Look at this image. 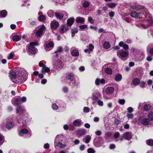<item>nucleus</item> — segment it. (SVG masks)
I'll list each match as a JSON object with an SVG mask.
<instances>
[{"label": "nucleus", "instance_id": "f257e3e1", "mask_svg": "<svg viewBox=\"0 0 153 153\" xmlns=\"http://www.w3.org/2000/svg\"><path fill=\"white\" fill-rule=\"evenodd\" d=\"M27 79V76L24 74V72L19 71L13 82L16 84H21L24 82Z\"/></svg>", "mask_w": 153, "mask_h": 153}, {"label": "nucleus", "instance_id": "f03ea898", "mask_svg": "<svg viewBox=\"0 0 153 153\" xmlns=\"http://www.w3.org/2000/svg\"><path fill=\"white\" fill-rule=\"evenodd\" d=\"M39 45L38 43L36 42H30L28 47V51L32 54H34L36 53V48L34 47L35 46Z\"/></svg>", "mask_w": 153, "mask_h": 153}, {"label": "nucleus", "instance_id": "7ed1b4c3", "mask_svg": "<svg viewBox=\"0 0 153 153\" xmlns=\"http://www.w3.org/2000/svg\"><path fill=\"white\" fill-rule=\"evenodd\" d=\"M65 79L67 80H69L71 81H74V82H73L72 85L71 84V82H70L69 84L70 85L72 86L73 85L75 84L76 82L74 78V75L72 73H67L65 76Z\"/></svg>", "mask_w": 153, "mask_h": 153}, {"label": "nucleus", "instance_id": "20e7f679", "mask_svg": "<svg viewBox=\"0 0 153 153\" xmlns=\"http://www.w3.org/2000/svg\"><path fill=\"white\" fill-rule=\"evenodd\" d=\"M17 121L20 124H22V127L26 126L28 121V118L27 117H23L22 118L20 117L17 118Z\"/></svg>", "mask_w": 153, "mask_h": 153}, {"label": "nucleus", "instance_id": "39448f33", "mask_svg": "<svg viewBox=\"0 0 153 153\" xmlns=\"http://www.w3.org/2000/svg\"><path fill=\"white\" fill-rule=\"evenodd\" d=\"M117 55L120 58H124L128 56L129 52L123 50H119L117 52Z\"/></svg>", "mask_w": 153, "mask_h": 153}, {"label": "nucleus", "instance_id": "423d86ee", "mask_svg": "<svg viewBox=\"0 0 153 153\" xmlns=\"http://www.w3.org/2000/svg\"><path fill=\"white\" fill-rule=\"evenodd\" d=\"M26 101V98L25 97H23L22 98L18 97L16 98L14 101L15 105L16 106L22 104V102H25Z\"/></svg>", "mask_w": 153, "mask_h": 153}, {"label": "nucleus", "instance_id": "0eeeda50", "mask_svg": "<svg viewBox=\"0 0 153 153\" xmlns=\"http://www.w3.org/2000/svg\"><path fill=\"white\" fill-rule=\"evenodd\" d=\"M59 23L58 21L55 20H53L51 21L50 24L51 28L52 30H56L59 27Z\"/></svg>", "mask_w": 153, "mask_h": 153}, {"label": "nucleus", "instance_id": "6e6552de", "mask_svg": "<svg viewBox=\"0 0 153 153\" xmlns=\"http://www.w3.org/2000/svg\"><path fill=\"white\" fill-rule=\"evenodd\" d=\"M69 30V27L65 24H62L59 29V31L61 34H63Z\"/></svg>", "mask_w": 153, "mask_h": 153}, {"label": "nucleus", "instance_id": "1a4fd4ad", "mask_svg": "<svg viewBox=\"0 0 153 153\" xmlns=\"http://www.w3.org/2000/svg\"><path fill=\"white\" fill-rule=\"evenodd\" d=\"M64 64L60 60L57 61L55 63V68L57 69L60 70L63 67Z\"/></svg>", "mask_w": 153, "mask_h": 153}, {"label": "nucleus", "instance_id": "9d476101", "mask_svg": "<svg viewBox=\"0 0 153 153\" xmlns=\"http://www.w3.org/2000/svg\"><path fill=\"white\" fill-rule=\"evenodd\" d=\"M17 74L18 73L15 70H12L10 71L9 76L13 82L16 78Z\"/></svg>", "mask_w": 153, "mask_h": 153}, {"label": "nucleus", "instance_id": "9b49d317", "mask_svg": "<svg viewBox=\"0 0 153 153\" xmlns=\"http://www.w3.org/2000/svg\"><path fill=\"white\" fill-rule=\"evenodd\" d=\"M54 45V43L52 42H50L46 44L44 47L46 51H50L52 49Z\"/></svg>", "mask_w": 153, "mask_h": 153}, {"label": "nucleus", "instance_id": "f8f14e48", "mask_svg": "<svg viewBox=\"0 0 153 153\" xmlns=\"http://www.w3.org/2000/svg\"><path fill=\"white\" fill-rule=\"evenodd\" d=\"M124 139L126 140H129L131 139L132 137V133L130 132H126L123 134Z\"/></svg>", "mask_w": 153, "mask_h": 153}, {"label": "nucleus", "instance_id": "ddd939ff", "mask_svg": "<svg viewBox=\"0 0 153 153\" xmlns=\"http://www.w3.org/2000/svg\"><path fill=\"white\" fill-rule=\"evenodd\" d=\"M45 27L44 25H42L39 29V30L36 32V35L38 36H41L43 33Z\"/></svg>", "mask_w": 153, "mask_h": 153}, {"label": "nucleus", "instance_id": "4468645a", "mask_svg": "<svg viewBox=\"0 0 153 153\" xmlns=\"http://www.w3.org/2000/svg\"><path fill=\"white\" fill-rule=\"evenodd\" d=\"M74 20L75 19L74 18L71 17L69 18L67 20V24L66 25H67L68 27L71 26L73 24Z\"/></svg>", "mask_w": 153, "mask_h": 153}, {"label": "nucleus", "instance_id": "2eb2a0df", "mask_svg": "<svg viewBox=\"0 0 153 153\" xmlns=\"http://www.w3.org/2000/svg\"><path fill=\"white\" fill-rule=\"evenodd\" d=\"M119 45L121 47H123V48L126 50H127L129 49L128 45L124 44L123 41H121L119 43Z\"/></svg>", "mask_w": 153, "mask_h": 153}, {"label": "nucleus", "instance_id": "dca6fc26", "mask_svg": "<svg viewBox=\"0 0 153 153\" xmlns=\"http://www.w3.org/2000/svg\"><path fill=\"white\" fill-rule=\"evenodd\" d=\"M73 124L75 126H80L81 125V120L79 119L75 120L73 122Z\"/></svg>", "mask_w": 153, "mask_h": 153}, {"label": "nucleus", "instance_id": "f3484780", "mask_svg": "<svg viewBox=\"0 0 153 153\" xmlns=\"http://www.w3.org/2000/svg\"><path fill=\"white\" fill-rule=\"evenodd\" d=\"M77 134L79 136H82L85 134V131L83 129H81L77 130L76 131Z\"/></svg>", "mask_w": 153, "mask_h": 153}, {"label": "nucleus", "instance_id": "a211bd4d", "mask_svg": "<svg viewBox=\"0 0 153 153\" xmlns=\"http://www.w3.org/2000/svg\"><path fill=\"white\" fill-rule=\"evenodd\" d=\"M29 131L28 129L26 128H23L21 129L19 133V134L20 136H22L23 134H28L29 133Z\"/></svg>", "mask_w": 153, "mask_h": 153}, {"label": "nucleus", "instance_id": "6ab92c4d", "mask_svg": "<svg viewBox=\"0 0 153 153\" xmlns=\"http://www.w3.org/2000/svg\"><path fill=\"white\" fill-rule=\"evenodd\" d=\"M141 122L143 125L146 126L148 125L149 124V120L146 118L142 119Z\"/></svg>", "mask_w": 153, "mask_h": 153}, {"label": "nucleus", "instance_id": "aec40b11", "mask_svg": "<svg viewBox=\"0 0 153 153\" xmlns=\"http://www.w3.org/2000/svg\"><path fill=\"white\" fill-rule=\"evenodd\" d=\"M54 14L56 18L59 20H61L63 18L64 14H62V13H59L57 12H55Z\"/></svg>", "mask_w": 153, "mask_h": 153}, {"label": "nucleus", "instance_id": "412c9836", "mask_svg": "<svg viewBox=\"0 0 153 153\" xmlns=\"http://www.w3.org/2000/svg\"><path fill=\"white\" fill-rule=\"evenodd\" d=\"M76 21L77 23H83L85 22V19L83 17H76Z\"/></svg>", "mask_w": 153, "mask_h": 153}, {"label": "nucleus", "instance_id": "4be33fe9", "mask_svg": "<svg viewBox=\"0 0 153 153\" xmlns=\"http://www.w3.org/2000/svg\"><path fill=\"white\" fill-rule=\"evenodd\" d=\"M16 113L18 114L19 113H24L25 112L24 110L23 109L21 105H19L16 108Z\"/></svg>", "mask_w": 153, "mask_h": 153}, {"label": "nucleus", "instance_id": "5701e85b", "mask_svg": "<svg viewBox=\"0 0 153 153\" xmlns=\"http://www.w3.org/2000/svg\"><path fill=\"white\" fill-rule=\"evenodd\" d=\"M55 147H57L58 148H61L64 147V145L60 141L55 142Z\"/></svg>", "mask_w": 153, "mask_h": 153}, {"label": "nucleus", "instance_id": "b1692460", "mask_svg": "<svg viewBox=\"0 0 153 153\" xmlns=\"http://www.w3.org/2000/svg\"><path fill=\"white\" fill-rule=\"evenodd\" d=\"M122 79V76L121 74L119 73H117L116 75L114 78V79L117 82L120 81Z\"/></svg>", "mask_w": 153, "mask_h": 153}, {"label": "nucleus", "instance_id": "393cba45", "mask_svg": "<svg viewBox=\"0 0 153 153\" xmlns=\"http://www.w3.org/2000/svg\"><path fill=\"white\" fill-rule=\"evenodd\" d=\"M7 12L6 10H2L0 11V18L5 17L7 14Z\"/></svg>", "mask_w": 153, "mask_h": 153}, {"label": "nucleus", "instance_id": "a878e982", "mask_svg": "<svg viewBox=\"0 0 153 153\" xmlns=\"http://www.w3.org/2000/svg\"><path fill=\"white\" fill-rule=\"evenodd\" d=\"M14 123L13 122H9L7 123L6 127L8 129H10L13 127Z\"/></svg>", "mask_w": 153, "mask_h": 153}, {"label": "nucleus", "instance_id": "bb28decb", "mask_svg": "<svg viewBox=\"0 0 153 153\" xmlns=\"http://www.w3.org/2000/svg\"><path fill=\"white\" fill-rule=\"evenodd\" d=\"M50 71V68L48 67H47L46 65L43 67L42 68V73L44 74L45 73H48Z\"/></svg>", "mask_w": 153, "mask_h": 153}, {"label": "nucleus", "instance_id": "cd10ccee", "mask_svg": "<svg viewBox=\"0 0 153 153\" xmlns=\"http://www.w3.org/2000/svg\"><path fill=\"white\" fill-rule=\"evenodd\" d=\"M21 39V37L20 36L17 35H15L12 37L13 40L15 42H17L20 40Z\"/></svg>", "mask_w": 153, "mask_h": 153}, {"label": "nucleus", "instance_id": "c85d7f7f", "mask_svg": "<svg viewBox=\"0 0 153 153\" xmlns=\"http://www.w3.org/2000/svg\"><path fill=\"white\" fill-rule=\"evenodd\" d=\"M140 79L138 78L134 79L132 81L133 84L135 86L137 85L140 83Z\"/></svg>", "mask_w": 153, "mask_h": 153}, {"label": "nucleus", "instance_id": "c756f323", "mask_svg": "<svg viewBox=\"0 0 153 153\" xmlns=\"http://www.w3.org/2000/svg\"><path fill=\"white\" fill-rule=\"evenodd\" d=\"M114 91V88L112 87H108L106 89V93L107 94H110L112 93Z\"/></svg>", "mask_w": 153, "mask_h": 153}, {"label": "nucleus", "instance_id": "7c9ffc66", "mask_svg": "<svg viewBox=\"0 0 153 153\" xmlns=\"http://www.w3.org/2000/svg\"><path fill=\"white\" fill-rule=\"evenodd\" d=\"M78 32V30L76 28L74 27L71 30V36L72 37H74L76 33H77Z\"/></svg>", "mask_w": 153, "mask_h": 153}, {"label": "nucleus", "instance_id": "2f4dec72", "mask_svg": "<svg viewBox=\"0 0 153 153\" xmlns=\"http://www.w3.org/2000/svg\"><path fill=\"white\" fill-rule=\"evenodd\" d=\"M71 54L73 56H78L79 55V52L78 51L75 49L72 51L71 52Z\"/></svg>", "mask_w": 153, "mask_h": 153}, {"label": "nucleus", "instance_id": "473e14b6", "mask_svg": "<svg viewBox=\"0 0 153 153\" xmlns=\"http://www.w3.org/2000/svg\"><path fill=\"white\" fill-rule=\"evenodd\" d=\"M103 47L105 49H107L110 47L111 45L109 42L105 41L103 44Z\"/></svg>", "mask_w": 153, "mask_h": 153}, {"label": "nucleus", "instance_id": "72a5a7b5", "mask_svg": "<svg viewBox=\"0 0 153 153\" xmlns=\"http://www.w3.org/2000/svg\"><path fill=\"white\" fill-rule=\"evenodd\" d=\"M140 13L139 12L137 13L136 11H132L130 13V15L132 17L136 18L138 16V14Z\"/></svg>", "mask_w": 153, "mask_h": 153}, {"label": "nucleus", "instance_id": "f704fd0d", "mask_svg": "<svg viewBox=\"0 0 153 153\" xmlns=\"http://www.w3.org/2000/svg\"><path fill=\"white\" fill-rule=\"evenodd\" d=\"M105 72L107 74H111L112 73V70L110 68H107L105 69Z\"/></svg>", "mask_w": 153, "mask_h": 153}, {"label": "nucleus", "instance_id": "c9c22d12", "mask_svg": "<svg viewBox=\"0 0 153 153\" xmlns=\"http://www.w3.org/2000/svg\"><path fill=\"white\" fill-rule=\"evenodd\" d=\"M54 12L52 10H50L47 12L48 16L51 18L53 17L54 16Z\"/></svg>", "mask_w": 153, "mask_h": 153}, {"label": "nucleus", "instance_id": "e433bc0d", "mask_svg": "<svg viewBox=\"0 0 153 153\" xmlns=\"http://www.w3.org/2000/svg\"><path fill=\"white\" fill-rule=\"evenodd\" d=\"M117 4L115 3H108L107 4V6L110 8H113L115 7Z\"/></svg>", "mask_w": 153, "mask_h": 153}, {"label": "nucleus", "instance_id": "4c0bfd02", "mask_svg": "<svg viewBox=\"0 0 153 153\" xmlns=\"http://www.w3.org/2000/svg\"><path fill=\"white\" fill-rule=\"evenodd\" d=\"M151 108V105L150 104H146L143 107L144 110L146 111H148Z\"/></svg>", "mask_w": 153, "mask_h": 153}, {"label": "nucleus", "instance_id": "58836bf2", "mask_svg": "<svg viewBox=\"0 0 153 153\" xmlns=\"http://www.w3.org/2000/svg\"><path fill=\"white\" fill-rule=\"evenodd\" d=\"M148 119L149 120V121L153 120V112H150L148 115Z\"/></svg>", "mask_w": 153, "mask_h": 153}, {"label": "nucleus", "instance_id": "ea45409f", "mask_svg": "<svg viewBox=\"0 0 153 153\" xmlns=\"http://www.w3.org/2000/svg\"><path fill=\"white\" fill-rule=\"evenodd\" d=\"M146 144L149 146H153V140L151 139L148 140L146 142Z\"/></svg>", "mask_w": 153, "mask_h": 153}, {"label": "nucleus", "instance_id": "a19ab883", "mask_svg": "<svg viewBox=\"0 0 153 153\" xmlns=\"http://www.w3.org/2000/svg\"><path fill=\"white\" fill-rule=\"evenodd\" d=\"M46 19V16L44 15H41L39 17V20L40 21H43Z\"/></svg>", "mask_w": 153, "mask_h": 153}, {"label": "nucleus", "instance_id": "79ce46f5", "mask_svg": "<svg viewBox=\"0 0 153 153\" xmlns=\"http://www.w3.org/2000/svg\"><path fill=\"white\" fill-rule=\"evenodd\" d=\"M91 137L90 135H87L85 138V142L87 143H88L91 139Z\"/></svg>", "mask_w": 153, "mask_h": 153}, {"label": "nucleus", "instance_id": "37998d69", "mask_svg": "<svg viewBox=\"0 0 153 153\" xmlns=\"http://www.w3.org/2000/svg\"><path fill=\"white\" fill-rule=\"evenodd\" d=\"M79 28L82 30H83L84 29L87 28V25H80L79 26Z\"/></svg>", "mask_w": 153, "mask_h": 153}, {"label": "nucleus", "instance_id": "c03bdc74", "mask_svg": "<svg viewBox=\"0 0 153 153\" xmlns=\"http://www.w3.org/2000/svg\"><path fill=\"white\" fill-rule=\"evenodd\" d=\"M118 102L119 103L122 105H123L124 103H125V100L124 99H119L118 101Z\"/></svg>", "mask_w": 153, "mask_h": 153}, {"label": "nucleus", "instance_id": "a18cd8bd", "mask_svg": "<svg viewBox=\"0 0 153 153\" xmlns=\"http://www.w3.org/2000/svg\"><path fill=\"white\" fill-rule=\"evenodd\" d=\"M88 21L91 24H93L94 23V20L91 16L88 17Z\"/></svg>", "mask_w": 153, "mask_h": 153}, {"label": "nucleus", "instance_id": "49530a36", "mask_svg": "<svg viewBox=\"0 0 153 153\" xmlns=\"http://www.w3.org/2000/svg\"><path fill=\"white\" fill-rule=\"evenodd\" d=\"M88 153H95V151L92 148H90L87 150Z\"/></svg>", "mask_w": 153, "mask_h": 153}, {"label": "nucleus", "instance_id": "de8ad7c7", "mask_svg": "<svg viewBox=\"0 0 153 153\" xmlns=\"http://www.w3.org/2000/svg\"><path fill=\"white\" fill-rule=\"evenodd\" d=\"M52 108L53 110H56L58 109V106L55 103H53L52 105Z\"/></svg>", "mask_w": 153, "mask_h": 153}, {"label": "nucleus", "instance_id": "09e8293b", "mask_svg": "<svg viewBox=\"0 0 153 153\" xmlns=\"http://www.w3.org/2000/svg\"><path fill=\"white\" fill-rule=\"evenodd\" d=\"M83 110L84 112L88 113L89 111L90 108L88 107H85L84 108Z\"/></svg>", "mask_w": 153, "mask_h": 153}, {"label": "nucleus", "instance_id": "8fccbe9b", "mask_svg": "<svg viewBox=\"0 0 153 153\" xmlns=\"http://www.w3.org/2000/svg\"><path fill=\"white\" fill-rule=\"evenodd\" d=\"M89 51L91 52L93 51L94 49V45L92 44H90L89 45Z\"/></svg>", "mask_w": 153, "mask_h": 153}, {"label": "nucleus", "instance_id": "3c124183", "mask_svg": "<svg viewBox=\"0 0 153 153\" xmlns=\"http://www.w3.org/2000/svg\"><path fill=\"white\" fill-rule=\"evenodd\" d=\"M95 133L96 135L98 136H100L102 134V133L101 131L97 130L95 132Z\"/></svg>", "mask_w": 153, "mask_h": 153}, {"label": "nucleus", "instance_id": "603ef678", "mask_svg": "<svg viewBox=\"0 0 153 153\" xmlns=\"http://www.w3.org/2000/svg\"><path fill=\"white\" fill-rule=\"evenodd\" d=\"M145 83L144 81H142L140 84V86L142 88L145 87Z\"/></svg>", "mask_w": 153, "mask_h": 153}, {"label": "nucleus", "instance_id": "864d4df0", "mask_svg": "<svg viewBox=\"0 0 153 153\" xmlns=\"http://www.w3.org/2000/svg\"><path fill=\"white\" fill-rule=\"evenodd\" d=\"M115 14V13L113 11H111L109 13V15L110 17H113L114 16Z\"/></svg>", "mask_w": 153, "mask_h": 153}, {"label": "nucleus", "instance_id": "5fc2aeb1", "mask_svg": "<svg viewBox=\"0 0 153 153\" xmlns=\"http://www.w3.org/2000/svg\"><path fill=\"white\" fill-rule=\"evenodd\" d=\"M36 24V21H33L32 22H29V24L31 26H33V25H35Z\"/></svg>", "mask_w": 153, "mask_h": 153}, {"label": "nucleus", "instance_id": "6e6d98bb", "mask_svg": "<svg viewBox=\"0 0 153 153\" xmlns=\"http://www.w3.org/2000/svg\"><path fill=\"white\" fill-rule=\"evenodd\" d=\"M120 135V133L118 132H117L115 133V134L114 135V137L115 138H117Z\"/></svg>", "mask_w": 153, "mask_h": 153}, {"label": "nucleus", "instance_id": "4d7b16f0", "mask_svg": "<svg viewBox=\"0 0 153 153\" xmlns=\"http://www.w3.org/2000/svg\"><path fill=\"white\" fill-rule=\"evenodd\" d=\"M49 147V144L48 143L45 144L44 146V147L45 149H48Z\"/></svg>", "mask_w": 153, "mask_h": 153}, {"label": "nucleus", "instance_id": "13d9d810", "mask_svg": "<svg viewBox=\"0 0 153 153\" xmlns=\"http://www.w3.org/2000/svg\"><path fill=\"white\" fill-rule=\"evenodd\" d=\"M127 111L129 113H131L133 111V108L131 107H129L128 108Z\"/></svg>", "mask_w": 153, "mask_h": 153}, {"label": "nucleus", "instance_id": "bf43d9fd", "mask_svg": "<svg viewBox=\"0 0 153 153\" xmlns=\"http://www.w3.org/2000/svg\"><path fill=\"white\" fill-rule=\"evenodd\" d=\"M95 83L97 85H99L100 83V79H97L95 81Z\"/></svg>", "mask_w": 153, "mask_h": 153}, {"label": "nucleus", "instance_id": "052dcab7", "mask_svg": "<svg viewBox=\"0 0 153 153\" xmlns=\"http://www.w3.org/2000/svg\"><path fill=\"white\" fill-rule=\"evenodd\" d=\"M63 128L64 130H67L69 129V127L68 125L66 124L64 126Z\"/></svg>", "mask_w": 153, "mask_h": 153}, {"label": "nucleus", "instance_id": "680f3d73", "mask_svg": "<svg viewBox=\"0 0 153 153\" xmlns=\"http://www.w3.org/2000/svg\"><path fill=\"white\" fill-rule=\"evenodd\" d=\"M115 147L116 146L114 144H112L110 145L109 148L110 149H114L115 148Z\"/></svg>", "mask_w": 153, "mask_h": 153}, {"label": "nucleus", "instance_id": "e2e57ef3", "mask_svg": "<svg viewBox=\"0 0 153 153\" xmlns=\"http://www.w3.org/2000/svg\"><path fill=\"white\" fill-rule=\"evenodd\" d=\"M63 91L65 93H67L68 91V88L67 87H64L63 88Z\"/></svg>", "mask_w": 153, "mask_h": 153}, {"label": "nucleus", "instance_id": "0e129e2a", "mask_svg": "<svg viewBox=\"0 0 153 153\" xmlns=\"http://www.w3.org/2000/svg\"><path fill=\"white\" fill-rule=\"evenodd\" d=\"M10 28L12 30H14L16 27V26L14 24H11L10 26Z\"/></svg>", "mask_w": 153, "mask_h": 153}, {"label": "nucleus", "instance_id": "69168bd1", "mask_svg": "<svg viewBox=\"0 0 153 153\" xmlns=\"http://www.w3.org/2000/svg\"><path fill=\"white\" fill-rule=\"evenodd\" d=\"M147 84L148 85H151L152 84V81L151 79H149L148 80L147 82Z\"/></svg>", "mask_w": 153, "mask_h": 153}, {"label": "nucleus", "instance_id": "338daca9", "mask_svg": "<svg viewBox=\"0 0 153 153\" xmlns=\"http://www.w3.org/2000/svg\"><path fill=\"white\" fill-rule=\"evenodd\" d=\"M100 119L98 117H95L94 119V121L95 122H98L99 121Z\"/></svg>", "mask_w": 153, "mask_h": 153}, {"label": "nucleus", "instance_id": "774afa93", "mask_svg": "<svg viewBox=\"0 0 153 153\" xmlns=\"http://www.w3.org/2000/svg\"><path fill=\"white\" fill-rule=\"evenodd\" d=\"M13 54L12 53H10V54L8 57H7V59H12L13 57Z\"/></svg>", "mask_w": 153, "mask_h": 153}]
</instances>
